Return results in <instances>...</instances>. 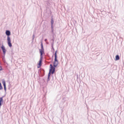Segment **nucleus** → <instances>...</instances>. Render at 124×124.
<instances>
[{
	"mask_svg": "<svg viewBox=\"0 0 124 124\" xmlns=\"http://www.w3.org/2000/svg\"><path fill=\"white\" fill-rule=\"evenodd\" d=\"M57 51H56L54 54L55 58L54 61L53 63V66L51 64L50 65V68L49 71H51V73L52 74L54 73L55 70V67H56L57 66L58 64V61L57 59Z\"/></svg>",
	"mask_w": 124,
	"mask_h": 124,
	"instance_id": "obj_1",
	"label": "nucleus"
},
{
	"mask_svg": "<svg viewBox=\"0 0 124 124\" xmlns=\"http://www.w3.org/2000/svg\"><path fill=\"white\" fill-rule=\"evenodd\" d=\"M5 33L7 36V40L8 44L9 46L11 47L12 46V45L11 43L10 39L9 37V36L10 35V32L9 31L7 30L6 31Z\"/></svg>",
	"mask_w": 124,
	"mask_h": 124,
	"instance_id": "obj_2",
	"label": "nucleus"
},
{
	"mask_svg": "<svg viewBox=\"0 0 124 124\" xmlns=\"http://www.w3.org/2000/svg\"><path fill=\"white\" fill-rule=\"evenodd\" d=\"M1 48L4 54V55L2 57V59L3 60H4L5 54L6 52V50L5 47L3 44L2 45V46L1 47Z\"/></svg>",
	"mask_w": 124,
	"mask_h": 124,
	"instance_id": "obj_3",
	"label": "nucleus"
},
{
	"mask_svg": "<svg viewBox=\"0 0 124 124\" xmlns=\"http://www.w3.org/2000/svg\"><path fill=\"white\" fill-rule=\"evenodd\" d=\"M41 49H39V53L41 56L42 55V54L44 53V50L43 47V44L42 42H41Z\"/></svg>",
	"mask_w": 124,
	"mask_h": 124,
	"instance_id": "obj_4",
	"label": "nucleus"
},
{
	"mask_svg": "<svg viewBox=\"0 0 124 124\" xmlns=\"http://www.w3.org/2000/svg\"><path fill=\"white\" fill-rule=\"evenodd\" d=\"M45 71L44 70L42 69H41L39 71V73L40 74L41 76H43L44 74Z\"/></svg>",
	"mask_w": 124,
	"mask_h": 124,
	"instance_id": "obj_5",
	"label": "nucleus"
},
{
	"mask_svg": "<svg viewBox=\"0 0 124 124\" xmlns=\"http://www.w3.org/2000/svg\"><path fill=\"white\" fill-rule=\"evenodd\" d=\"M40 60L39 61V62L38 64V65H39L40 66H41V63L42 62V59L43 58V56L42 55L41 56L40 55Z\"/></svg>",
	"mask_w": 124,
	"mask_h": 124,
	"instance_id": "obj_6",
	"label": "nucleus"
},
{
	"mask_svg": "<svg viewBox=\"0 0 124 124\" xmlns=\"http://www.w3.org/2000/svg\"><path fill=\"white\" fill-rule=\"evenodd\" d=\"M54 23V21L53 20V18H52V19H51V28H52V26H53V25Z\"/></svg>",
	"mask_w": 124,
	"mask_h": 124,
	"instance_id": "obj_7",
	"label": "nucleus"
},
{
	"mask_svg": "<svg viewBox=\"0 0 124 124\" xmlns=\"http://www.w3.org/2000/svg\"><path fill=\"white\" fill-rule=\"evenodd\" d=\"M119 55H117L116 56V60H117L119 59Z\"/></svg>",
	"mask_w": 124,
	"mask_h": 124,
	"instance_id": "obj_8",
	"label": "nucleus"
},
{
	"mask_svg": "<svg viewBox=\"0 0 124 124\" xmlns=\"http://www.w3.org/2000/svg\"><path fill=\"white\" fill-rule=\"evenodd\" d=\"M3 97H1L0 98V103H3Z\"/></svg>",
	"mask_w": 124,
	"mask_h": 124,
	"instance_id": "obj_9",
	"label": "nucleus"
},
{
	"mask_svg": "<svg viewBox=\"0 0 124 124\" xmlns=\"http://www.w3.org/2000/svg\"><path fill=\"white\" fill-rule=\"evenodd\" d=\"M3 89L1 85V84L0 82V90H1Z\"/></svg>",
	"mask_w": 124,
	"mask_h": 124,
	"instance_id": "obj_10",
	"label": "nucleus"
},
{
	"mask_svg": "<svg viewBox=\"0 0 124 124\" xmlns=\"http://www.w3.org/2000/svg\"><path fill=\"white\" fill-rule=\"evenodd\" d=\"M50 73H51V71H49V72L48 74V76H49V77H50V75H51Z\"/></svg>",
	"mask_w": 124,
	"mask_h": 124,
	"instance_id": "obj_11",
	"label": "nucleus"
},
{
	"mask_svg": "<svg viewBox=\"0 0 124 124\" xmlns=\"http://www.w3.org/2000/svg\"><path fill=\"white\" fill-rule=\"evenodd\" d=\"M50 77H49V76H48V78H47V81L48 82L50 80Z\"/></svg>",
	"mask_w": 124,
	"mask_h": 124,
	"instance_id": "obj_12",
	"label": "nucleus"
},
{
	"mask_svg": "<svg viewBox=\"0 0 124 124\" xmlns=\"http://www.w3.org/2000/svg\"><path fill=\"white\" fill-rule=\"evenodd\" d=\"M2 84H6L5 82L4 81H2Z\"/></svg>",
	"mask_w": 124,
	"mask_h": 124,
	"instance_id": "obj_13",
	"label": "nucleus"
},
{
	"mask_svg": "<svg viewBox=\"0 0 124 124\" xmlns=\"http://www.w3.org/2000/svg\"><path fill=\"white\" fill-rule=\"evenodd\" d=\"M52 29V32H53V27L52 26V27L51 28Z\"/></svg>",
	"mask_w": 124,
	"mask_h": 124,
	"instance_id": "obj_14",
	"label": "nucleus"
},
{
	"mask_svg": "<svg viewBox=\"0 0 124 124\" xmlns=\"http://www.w3.org/2000/svg\"><path fill=\"white\" fill-rule=\"evenodd\" d=\"M4 89L5 90V91H6V86H4Z\"/></svg>",
	"mask_w": 124,
	"mask_h": 124,
	"instance_id": "obj_15",
	"label": "nucleus"
},
{
	"mask_svg": "<svg viewBox=\"0 0 124 124\" xmlns=\"http://www.w3.org/2000/svg\"><path fill=\"white\" fill-rule=\"evenodd\" d=\"M3 85L4 86H4H6V84H3Z\"/></svg>",
	"mask_w": 124,
	"mask_h": 124,
	"instance_id": "obj_16",
	"label": "nucleus"
},
{
	"mask_svg": "<svg viewBox=\"0 0 124 124\" xmlns=\"http://www.w3.org/2000/svg\"><path fill=\"white\" fill-rule=\"evenodd\" d=\"M2 105V103H0V108L1 106Z\"/></svg>",
	"mask_w": 124,
	"mask_h": 124,
	"instance_id": "obj_17",
	"label": "nucleus"
},
{
	"mask_svg": "<svg viewBox=\"0 0 124 124\" xmlns=\"http://www.w3.org/2000/svg\"><path fill=\"white\" fill-rule=\"evenodd\" d=\"M33 39H34V35H33Z\"/></svg>",
	"mask_w": 124,
	"mask_h": 124,
	"instance_id": "obj_18",
	"label": "nucleus"
},
{
	"mask_svg": "<svg viewBox=\"0 0 124 124\" xmlns=\"http://www.w3.org/2000/svg\"><path fill=\"white\" fill-rule=\"evenodd\" d=\"M47 39H45V41H47Z\"/></svg>",
	"mask_w": 124,
	"mask_h": 124,
	"instance_id": "obj_19",
	"label": "nucleus"
},
{
	"mask_svg": "<svg viewBox=\"0 0 124 124\" xmlns=\"http://www.w3.org/2000/svg\"><path fill=\"white\" fill-rule=\"evenodd\" d=\"M2 68H1V69H0V70H2Z\"/></svg>",
	"mask_w": 124,
	"mask_h": 124,
	"instance_id": "obj_20",
	"label": "nucleus"
},
{
	"mask_svg": "<svg viewBox=\"0 0 124 124\" xmlns=\"http://www.w3.org/2000/svg\"><path fill=\"white\" fill-rule=\"evenodd\" d=\"M0 69H1V68H2L0 66Z\"/></svg>",
	"mask_w": 124,
	"mask_h": 124,
	"instance_id": "obj_21",
	"label": "nucleus"
},
{
	"mask_svg": "<svg viewBox=\"0 0 124 124\" xmlns=\"http://www.w3.org/2000/svg\"><path fill=\"white\" fill-rule=\"evenodd\" d=\"M52 48L54 50V48H53V47H52Z\"/></svg>",
	"mask_w": 124,
	"mask_h": 124,
	"instance_id": "obj_22",
	"label": "nucleus"
},
{
	"mask_svg": "<svg viewBox=\"0 0 124 124\" xmlns=\"http://www.w3.org/2000/svg\"><path fill=\"white\" fill-rule=\"evenodd\" d=\"M38 67V68H39V67Z\"/></svg>",
	"mask_w": 124,
	"mask_h": 124,
	"instance_id": "obj_23",
	"label": "nucleus"
}]
</instances>
